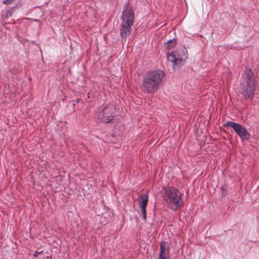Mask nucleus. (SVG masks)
Returning <instances> with one entry per match:
<instances>
[{
	"label": "nucleus",
	"instance_id": "obj_4",
	"mask_svg": "<svg viewBox=\"0 0 259 259\" xmlns=\"http://www.w3.org/2000/svg\"><path fill=\"white\" fill-rule=\"evenodd\" d=\"M134 18V13L132 7L129 3H126L123 8L121 17V23L133 26Z\"/></svg>",
	"mask_w": 259,
	"mask_h": 259
},
{
	"label": "nucleus",
	"instance_id": "obj_5",
	"mask_svg": "<svg viewBox=\"0 0 259 259\" xmlns=\"http://www.w3.org/2000/svg\"><path fill=\"white\" fill-rule=\"evenodd\" d=\"M113 108L112 106H107L103 109H99L97 112V119L104 122H109L113 118Z\"/></svg>",
	"mask_w": 259,
	"mask_h": 259
},
{
	"label": "nucleus",
	"instance_id": "obj_14",
	"mask_svg": "<svg viewBox=\"0 0 259 259\" xmlns=\"http://www.w3.org/2000/svg\"><path fill=\"white\" fill-rule=\"evenodd\" d=\"M14 0H4L3 3L6 5H10L11 4Z\"/></svg>",
	"mask_w": 259,
	"mask_h": 259
},
{
	"label": "nucleus",
	"instance_id": "obj_10",
	"mask_svg": "<svg viewBox=\"0 0 259 259\" xmlns=\"http://www.w3.org/2000/svg\"><path fill=\"white\" fill-rule=\"evenodd\" d=\"M139 206L141 209H146L148 202V196L147 194H142L140 195L139 198Z\"/></svg>",
	"mask_w": 259,
	"mask_h": 259
},
{
	"label": "nucleus",
	"instance_id": "obj_15",
	"mask_svg": "<svg viewBox=\"0 0 259 259\" xmlns=\"http://www.w3.org/2000/svg\"><path fill=\"white\" fill-rule=\"evenodd\" d=\"M42 253V251L38 252L37 251H35V253H34L33 255L34 257H37L39 254H40Z\"/></svg>",
	"mask_w": 259,
	"mask_h": 259
},
{
	"label": "nucleus",
	"instance_id": "obj_3",
	"mask_svg": "<svg viewBox=\"0 0 259 259\" xmlns=\"http://www.w3.org/2000/svg\"><path fill=\"white\" fill-rule=\"evenodd\" d=\"M161 193L164 200L172 209H177L182 204V194L177 189L165 187L162 189Z\"/></svg>",
	"mask_w": 259,
	"mask_h": 259
},
{
	"label": "nucleus",
	"instance_id": "obj_1",
	"mask_svg": "<svg viewBox=\"0 0 259 259\" xmlns=\"http://www.w3.org/2000/svg\"><path fill=\"white\" fill-rule=\"evenodd\" d=\"M164 73L160 70L146 73L142 80L141 89L144 93H155L164 83Z\"/></svg>",
	"mask_w": 259,
	"mask_h": 259
},
{
	"label": "nucleus",
	"instance_id": "obj_7",
	"mask_svg": "<svg viewBox=\"0 0 259 259\" xmlns=\"http://www.w3.org/2000/svg\"><path fill=\"white\" fill-rule=\"evenodd\" d=\"M167 58L168 61L172 63L174 70L178 69L182 66L183 59L179 56H177L175 52H171L170 54H167Z\"/></svg>",
	"mask_w": 259,
	"mask_h": 259
},
{
	"label": "nucleus",
	"instance_id": "obj_11",
	"mask_svg": "<svg viewBox=\"0 0 259 259\" xmlns=\"http://www.w3.org/2000/svg\"><path fill=\"white\" fill-rule=\"evenodd\" d=\"M15 8H16V7H13V8H11V10L7 11L6 12V13L5 14V15H3L2 16V18L5 20V19H7L9 18L10 17H11L13 15V13L15 12Z\"/></svg>",
	"mask_w": 259,
	"mask_h": 259
},
{
	"label": "nucleus",
	"instance_id": "obj_8",
	"mask_svg": "<svg viewBox=\"0 0 259 259\" xmlns=\"http://www.w3.org/2000/svg\"><path fill=\"white\" fill-rule=\"evenodd\" d=\"M132 26V25L121 23L120 35L122 42L125 41L127 37L131 34Z\"/></svg>",
	"mask_w": 259,
	"mask_h": 259
},
{
	"label": "nucleus",
	"instance_id": "obj_12",
	"mask_svg": "<svg viewBox=\"0 0 259 259\" xmlns=\"http://www.w3.org/2000/svg\"><path fill=\"white\" fill-rule=\"evenodd\" d=\"M176 45V41L175 39L169 40H168L166 44L165 45V48L168 49L172 48L175 47Z\"/></svg>",
	"mask_w": 259,
	"mask_h": 259
},
{
	"label": "nucleus",
	"instance_id": "obj_6",
	"mask_svg": "<svg viewBox=\"0 0 259 259\" xmlns=\"http://www.w3.org/2000/svg\"><path fill=\"white\" fill-rule=\"evenodd\" d=\"M224 125L233 128L242 140H248L250 138V135L246 128L239 123L230 121H228Z\"/></svg>",
	"mask_w": 259,
	"mask_h": 259
},
{
	"label": "nucleus",
	"instance_id": "obj_9",
	"mask_svg": "<svg viewBox=\"0 0 259 259\" xmlns=\"http://www.w3.org/2000/svg\"><path fill=\"white\" fill-rule=\"evenodd\" d=\"M160 251L158 259H169V248L165 242H162L160 245Z\"/></svg>",
	"mask_w": 259,
	"mask_h": 259
},
{
	"label": "nucleus",
	"instance_id": "obj_2",
	"mask_svg": "<svg viewBox=\"0 0 259 259\" xmlns=\"http://www.w3.org/2000/svg\"><path fill=\"white\" fill-rule=\"evenodd\" d=\"M241 94L245 99L251 100L256 90L257 83L253 73L250 69L246 70L241 79Z\"/></svg>",
	"mask_w": 259,
	"mask_h": 259
},
{
	"label": "nucleus",
	"instance_id": "obj_13",
	"mask_svg": "<svg viewBox=\"0 0 259 259\" xmlns=\"http://www.w3.org/2000/svg\"><path fill=\"white\" fill-rule=\"evenodd\" d=\"M142 217L144 220H146V209H142Z\"/></svg>",
	"mask_w": 259,
	"mask_h": 259
}]
</instances>
